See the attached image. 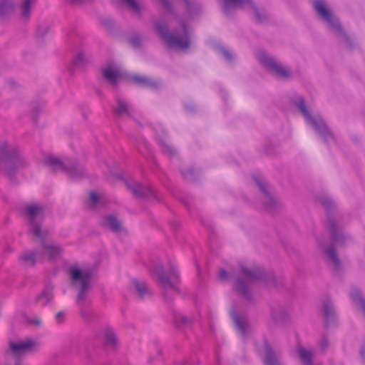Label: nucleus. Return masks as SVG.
Instances as JSON below:
<instances>
[{
	"mask_svg": "<svg viewBox=\"0 0 365 365\" xmlns=\"http://www.w3.org/2000/svg\"><path fill=\"white\" fill-rule=\"evenodd\" d=\"M241 274L236 279L234 290L247 301L252 302L253 296L250 290V285L253 282L262 281L267 285H276V277L273 272H267L259 267L250 269L246 267H241Z\"/></svg>",
	"mask_w": 365,
	"mask_h": 365,
	"instance_id": "1",
	"label": "nucleus"
},
{
	"mask_svg": "<svg viewBox=\"0 0 365 365\" xmlns=\"http://www.w3.org/2000/svg\"><path fill=\"white\" fill-rule=\"evenodd\" d=\"M182 36L180 37L175 33L170 31L168 24L164 20L153 21L155 29L159 37L168 48H178L182 50L187 49L190 46V34L187 24L182 21L180 22Z\"/></svg>",
	"mask_w": 365,
	"mask_h": 365,
	"instance_id": "2",
	"label": "nucleus"
},
{
	"mask_svg": "<svg viewBox=\"0 0 365 365\" xmlns=\"http://www.w3.org/2000/svg\"><path fill=\"white\" fill-rule=\"evenodd\" d=\"M69 272L71 279L73 282H80L81 283L76 297V303L80 307L81 316L87 319L89 318L90 314L85 312L84 309L91 304L90 301L88 300V292L91 289L92 271L90 269L82 271L78 267H71Z\"/></svg>",
	"mask_w": 365,
	"mask_h": 365,
	"instance_id": "3",
	"label": "nucleus"
},
{
	"mask_svg": "<svg viewBox=\"0 0 365 365\" xmlns=\"http://www.w3.org/2000/svg\"><path fill=\"white\" fill-rule=\"evenodd\" d=\"M19 148L7 140L0 143V172L9 178L15 175L21 162Z\"/></svg>",
	"mask_w": 365,
	"mask_h": 365,
	"instance_id": "4",
	"label": "nucleus"
},
{
	"mask_svg": "<svg viewBox=\"0 0 365 365\" xmlns=\"http://www.w3.org/2000/svg\"><path fill=\"white\" fill-rule=\"evenodd\" d=\"M294 105L304 116L307 122L314 128L316 132L322 137L326 143L330 140H336L335 135L329 128L324 120L321 118L317 119L311 114L306 104L305 99L303 97L299 96L297 98L294 102Z\"/></svg>",
	"mask_w": 365,
	"mask_h": 365,
	"instance_id": "5",
	"label": "nucleus"
},
{
	"mask_svg": "<svg viewBox=\"0 0 365 365\" xmlns=\"http://www.w3.org/2000/svg\"><path fill=\"white\" fill-rule=\"evenodd\" d=\"M317 201L327 210V230L331 241L339 246H344L346 236L336 219L331 215V212L335 209L334 202L328 197H318Z\"/></svg>",
	"mask_w": 365,
	"mask_h": 365,
	"instance_id": "6",
	"label": "nucleus"
},
{
	"mask_svg": "<svg viewBox=\"0 0 365 365\" xmlns=\"http://www.w3.org/2000/svg\"><path fill=\"white\" fill-rule=\"evenodd\" d=\"M257 60L261 66L276 78L288 80L292 78V72L277 58L269 56L264 51L257 54Z\"/></svg>",
	"mask_w": 365,
	"mask_h": 365,
	"instance_id": "7",
	"label": "nucleus"
},
{
	"mask_svg": "<svg viewBox=\"0 0 365 365\" xmlns=\"http://www.w3.org/2000/svg\"><path fill=\"white\" fill-rule=\"evenodd\" d=\"M314 7L316 12L322 16L334 31L343 34L346 38H348L339 21L332 15L331 11L326 6L323 0H315L314 1Z\"/></svg>",
	"mask_w": 365,
	"mask_h": 365,
	"instance_id": "8",
	"label": "nucleus"
},
{
	"mask_svg": "<svg viewBox=\"0 0 365 365\" xmlns=\"http://www.w3.org/2000/svg\"><path fill=\"white\" fill-rule=\"evenodd\" d=\"M155 274L158 276L159 284L165 289H170L179 292L178 284L180 282V276L175 268L170 267L169 273H167L163 267H160L156 269Z\"/></svg>",
	"mask_w": 365,
	"mask_h": 365,
	"instance_id": "9",
	"label": "nucleus"
},
{
	"mask_svg": "<svg viewBox=\"0 0 365 365\" xmlns=\"http://www.w3.org/2000/svg\"><path fill=\"white\" fill-rule=\"evenodd\" d=\"M242 8L245 5L251 6L253 9L257 21L260 24H265L268 21V16L264 9L258 8L252 0H225L222 6L224 13L227 14L230 11V6Z\"/></svg>",
	"mask_w": 365,
	"mask_h": 365,
	"instance_id": "10",
	"label": "nucleus"
},
{
	"mask_svg": "<svg viewBox=\"0 0 365 365\" xmlns=\"http://www.w3.org/2000/svg\"><path fill=\"white\" fill-rule=\"evenodd\" d=\"M125 185L128 190L132 192V194L140 199H149L152 198L156 201H160V197L158 195V191L150 186H145L143 184L133 181L128 182L125 181Z\"/></svg>",
	"mask_w": 365,
	"mask_h": 365,
	"instance_id": "11",
	"label": "nucleus"
},
{
	"mask_svg": "<svg viewBox=\"0 0 365 365\" xmlns=\"http://www.w3.org/2000/svg\"><path fill=\"white\" fill-rule=\"evenodd\" d=\"M24 215L29 219L31 226L43 223L44 220V207L36 203L26 205Z\"/></svg>",
	"mask_w": 365,
	"mask_h": 365,
	"instance_id": "12",
	"label": "nucleus"
},
{
	"mask_svg": "<svg viewBox=\"0 0 365 365\" xmlns=\"http://www.w3.org/2000/svg\"><path fill=\"white\" fill-rule=\"evenodd\" d=\"M130 81L137 86L153 91H158L162 87V82L160 80L140 75L130 76Z\"/></svg>",
	"mask_w": 365,
	"mask_h": 365,
	"instance_id": "13",
	"label": "nucleus"
},
{
	"mask_svg": "<svg viewBox=\"0 0 365 365\" xmlns=\"http://www.w3.org/2000/svg\"><path fill=\"white\" fill-rule=\"evenodd\" d=\"M255 182L264 197L263 207L265 210L270 212L278 207V202L272 195L266 187V184L262 180L255 178Z\"/></svg>",
	"mask_w": 365,
	"mask_h": 365,
	"instance_id": "14",
	"label": "nucleus"
},
{
	"mask_svg": "<svg viewBox=\"0 0 365 365\" xmlns=\"http://www.w3.org/2000/svg\"><path fill=\"white\" fill-rule=\"evenodd\" d=\"M262 349L264 365H281L277 354L267 337L263 338Z\"/></svg>",
	"mask_w": 365,
	"mask_h": 365,
	"instance_id": "15",
	"label": "nucleus"
},
{
	"mask_svg": "<svg viewBox=\"0 0 365 365\" xmlns=\"http://www.w3.org/2000/svg\"><path fill=\"white\" fill-rule=\"evenodd\" d=\"M231 317L238 331L242 335L246 336L250 329V325L247 317L240 316L236 309L232 310Z\"/></svg>",
	"mask_w": 365,
	"mask_h": 365,
	"instance_id": "16",
	"label": "nucleus"
},
{
	"mask_svg": "<svg viewBox=\"0 0 365 365\" xmlns=\"http://www.w3.org/2000/svg\"><path fill=\"white\" fill-rule=\"evenodd\" d=\"M9 346L13 354L19 356L23 354L31 351L35 346V342L33 339H28L22 342H11Z\"/></svg>",
	"mask_w": 365,
	"mask_h": 365,
	"instance_id": "17",
	"label": "nucleus"
},
{
	"mask_svg": "<svg viewBox=\"0 0 365 365\" xmlns=\"http://www.w3.org/2000/svg\"><path fill=\"white\" fill-rule=\"evenodd\" d=\"M101 226L115 233L123 231L120 221L114 215H109L102 217Z\"/></svg>",
	"mask_w": 365,
	"mask_h": 365,
	"instance_id": "18",
	"label": "nucleus"
},
{
	"mask_svg": "<svg viewBox=\"0 0 365 365\" xmlns=\"http://www.w3.org/2000/svg\"><path fill=\"white\" fill-rule=\"evenodd\" d=\"M65 173L73 178H81L86 175L84 167L76 160L67 164Z\"/></svg>",
	"mask_w": 365,
	"mask_h": 365,
	"instance_id": "19",
	"label": "nucleus"
},
{
	"mask_svg": "<svg viewBox=\"0 0 365 365\" xmlns=\"http://www.w3.org/2000/svg\"><path fill=\"white\" fill-rule=\"evenodd\" d=\"M42 224L43 223L35 224L31 226V232L32 235L39 240L41 247L47 244L48 241V238L50 235L48 229L41 228Z\"/></svg>",
	"mask_w": 365,
	"mask_h": 365,
	"instance_id": "20",
	"label": "nucleus"
},
{
	"mask_svg": "<svg viewBox=\"0 0 365 365\" xmlns=\"http://www.w3.org/2000/svg\"><path fill=\"white\" fill-rule=\"evenodd\" d=\"M103 78L113 87L117 88L118 80L120 78V73L111 67H106L101 70Z\"/></svg>",
	"mask_w": 365,
	"mask_h": 365,
	"instance_id": "21",
	"label": "nucleus"
},
{
	"mask_svg": "<svg viewBox=\"0 0 365 365\" xmlns=\"http://www.w3.org/2000/svg\"><path fill=\"white\" fill-rule=\"evenodd\" d=\"M163 133L164 135H158V142L161 147L162 152L170 157L177 155L178 151L176 148L166 140L167 133L165 131H163Z\"/></svg>",
	"mask_w": 365,
	"mask_h": 365,
	"instance_id": "22",
	"label": "nucleus"
},
{
	"mask_svg": "<svg viewBox=\"0 0 365 365\" xmlns=\"http://www.w3.org/2000/svg\"><path fill=\"white\" fill-rule=\"evenodd\" d=\"M322 249L326 256L332 262L334 269L339 271L341 267V263L338 257L336 246L334 245H330Z\"/></svg>",
	"mask_w": 365,
	"mask_h": 365,
	"instance_id": "23",
	"label": "nucleus"
},
{
	"mask_svg": "<svg viewBox=\"0 0 365 365\" xmlns=\"http://www.w3.org/2000/svg\"><path fill=\"white\" fill-rule=\"evenodd\" d=\"M297 353L303 365H314V354L312 351L306 349L299 345L297 348Z\"/></svg>",
	"mask_w": 365,
	"mask_h": 365,
	"instance_id": "24",
	"label": "nucleus"
},
{
	"mask_svg": "<svg viewBox=\"0 0 365 365\" xmlns=\"http://www.w3.org/2000/svg\"><path fill=\"white\" fill-rule=\"evenodd\" d=\"M36 251H26L19 256V261L25 267H34L36 263Z\"/></svg>",
	"mask_w": 365,
	"mask_h": 365,
	"instance_id": "25",
	"label": "nucleus"
},
{
	"mask_svg": "<svg viewBox=\"0 0 365 365\" xmlns=\"http://www.w3.org/2000/svg\"><path fill=\"white\" fill-rule=\"evenodd\" d=\"M117 107L114 109V114L118 117H123L126 115L132 117L129 105L121 98H116Z\"/></svg>",
	"mask_w": 365,
	"mask_h": 365,
	"instance_id": "26",
	"label": "nucleus"
},
{
	"mask_svg": "<svg viewBox=\"0 0 365 365\" xmlns=\"http://www.w3.org/2000/svg\"><path fill=\"white\" fill-rule=\"evenodd\" d=\"M45 165L50 167L53 171L61 170L63 172L66 170L67 164L63 163L61 160L54 156H48L44 160Z\"/></svg>",
	"mask_w": 365,
	"mask_h": 365,
	"instance_id": "27",
	"label": "nucleus"
},
{
	"mask_svg": "<svg viewBox=\"0 0 365 365\" xmlns=\"http://www.w3.org/2000/svg\"><path fill=\"white\" fill-rule=\"evenodd\" d=\"M133 284L139 298L143 299L147 296L152 295V291L145 282L134 279Z\"/></svg>",
	"mask_w": 365,
	"mask_h": 365,
	"instance_id": "28",
	"label": "nucleus"
},
{
	"mask_svg": "<svg viewBox=\"0 0 365 365\" xmlns=\"http://www.w3.org/2000/svg\"><path fill=\"white\" fill-rule=\"evenodd\" d=\"M180 173L185 180L192 182L197 179L199 170L193 165H188L182 167Z\"/></svg>",
	"mask_w": 365,
	"mask_h": 365,
	"instance_id": "29",
	"label": "nucleus"
},
{
	"mask_svg": "<svg viewBox=\"0 0 365 365\" xmlns=\"http://www.w3.org/2000/svg\"><path fill=\"white\" fill-rule=\"evenodd\" d=\"M350 297L352 301L360 307L365 316V298L359 289L354 288L350 292Z\"/></svg>",
	"mask_w": 365,
	"mask_h": 365,
	"instance_id": "30",
	"label": "nucleus"
},
{
	"mask_svg": "<svg viewBox=\"0 0 365 365\" xmlns=\"http://www.w3.org/2000/svg\"><path fill=\"white\" fill-rule=\"evenodd\" d=\"M43 250H45L48 255L49 259L55 260L57 257L62 253V248L60 245H49L46 244L42 247Z\"/></svg>",
	"mask_w": 365,
	"mask_h": 365,
	"instance_id": "31",
	"label": "nucleus"
},
{
	"mask_svg": "<svg viewBox=\"0 0 365 365\" xmlns=\"http://www.w3.org/2000/svg\"><path fill=\"white\" fill-rule=\"evenodd\" d=\"M174 323L178 328L189 327L192 324V319L182 314L175 313L174 314Z\"/></svg>",
	"mask_w": 365,
	"mask_h": 365,
	"instance_id": "32",
	"label": "nucleus"
},
{
	"mask_svg": "<svg viewBox=\"0 0 365 365\" xmlns=\"http://www.w3.org/2000/svg\"><path fill=\"white\" fill-rule=\"evenodd\" d=\"M53 297V287L46 286L43 291L36 297V302H39L42 299H45L43 306H46L51 302Z\"/></svg>",
	"mask_w": 365,
	"mask_h": 365,
	"instance_id": "33",
	"label": "nucleus"
},
{
	"mask_svg": "<svg viewBox=\"0 0 365 365\" xmlns=\"http://www.w3.org/2000/svg\"><path fill=\"white\" fill-rule=\"evenodd\" d=\"M36 0H23L21 4V16L22 18L29 19L31 15V5L36 3Z\"/></svg>",
	"mask_w": 365,
	"mask_h": 365,
	"instance_id": "34",
	"label": "nucleus"
},
{
	"mask_svg": "<svg viewBox=\"0 0 365 365\" xmlns=\"http://www.w3.org/2000/svg\"><path fill=\"white\" fill-rule=\"evenodd\" d=\"M323 314L327 321L332 320L335 317V311L333 305L329 300H327L323 303Z\"/></svg>",
	"mask_w": 365,
	"mask_h": 365,
	"instance_id": "35",
	"label": "nucleus"
},
{
	"mask_svg": "<svg viewBox=\"0 0 365 365\" xmlns=\"http://www.w3.org/2000/svg\"><path fill=\"white\" fill-rule=\"evenodd\" d=\"M104 336L106 340V345L115 348L118 343V339L115 334L111 329H106L104 332Z\"/></svg>",
	"mask_w": 365,
	"mask_h": 365,
	"instance_id": "36",
	"label": "nucleus"
},
{
	"mask_svg": "<svg viewBox=\"0 0 365 365\" xmlns=\"http://www.w3.org/2000/svg\"><path fill=\"white\" fill-rule=\"evenodd\" d=\"M272 317L275 322H279L286 319L287 312L282 308H279V309H273L272 312Z\"/></svg>",
	"mask_w": 365,
	"mask_h": 365,
	"instance_id": "37",
	"label": "nucleus"
},
{
	"mask_svg": "<svg viewBox=\"0 0 365 365\" xmlns=\"http://www.w3.org/2000/svg\"><path fill=\"white\" fill-rule=\"evenodd\" d=\"M102 25L106 29V30L110 34H114L115 32V24L111 19H103L101 21Z\"/></svg>",
	"mask_w": 365,
	"mask_h": 365,
	"instance_id": "38",
	"label": "nucleus"
},
{
	"mask_svg": "<svg viewBox=\"0 0 365 365\" xmlns=\"http://www.w3.org/2000/svg\"><path fill=\"white\" fill-rule=\"evenodd\" d=\"M128 7H130L135 14L141 15V7L136 0H121Z\"/></svg>",
	"mask_w": 365,
	"mask_h": 365,
	"instance_id": "39",
	"label": "nucleus"
},
{
	"mask_svg": "<svg viewBox=\"0 0 365 365\" xmlns=\"http://www.w3.org/2000/svg\"><path fill=\"white\" fill-rule=\"evenodd\" d=\"M14 10V6L6 1L0 2V14L6 16Z\"/></svg>",
	"mask_w": 365,
	"mask_h": 365,
	"instance_id": "40",
	"label": "nucleus"
},
{
	"mask_svg": "<svg viewBox=\"0 0 365 365\" xmlns=\"http://www.w3.org/2000/svg\"><path fill=\"white\" fill-rule=\"evenodd\" d=\"M128 41L134 48H141L142 37L140 35H135L130 37Z\"/></svg>",
	"mask_w": 365,
	"mask_h": 365,
	"instance_id": "41",
	"label": "nucleus"
},
{
	"mask_svg": "<svg viewBox=\"0 0 365 365\" xmlns=\"http://www.w3.org/2000/svg\"><path fill=\"white\" fill-rule=\"evenodd\" d=\"M99 202V197L97 193L94 191H91L90 192V202L88 205V207L91 209H94L96 207L98 203Z\"/></svg>",
	"mask_w": 365,
	"mask_h": 365,
	"instance_id": "42",
	"label": "nucleus"
},
{
	"mask_svg": "<svg viewBox=\"0 0 365 365\" xmlns=\"http://www.w3.org/2000/svg\"><path fill=\"white\" fill-rule=\"evenodd\" d=\"M74 64L78 67H83L87 63V60L82 53L77 54L73 60Z\"/></svg>",
	"mask_w": 365,
	"mask_h": 365,
	"instance_id": "43",
	"label": "nucleus"
},
{
	"mask_svg": "<svg viewBox=\"0 0 365 365\" xmlns=\"http://www.w3.org/2000/svg\"><path fill=\"white\" fill-rule=\"evenodd\" d=\"M160 2L165 10L170 13L173 11V6L169 0H160Z\"/></svg>",
	"mask_w": 365,
	"mask_h": 365,
	"instance_id": "44",
	"label": "nucleus"
},
{
	"mask_svg": "<svg viewBox=\"0 0 365 365\" xmlns=\"http://www.w3.org/2000/svg\"><path fill=\"white\" fill-rule=\"evenodd\" d=\"M222 54L226 58V60L230 61L232 59V53L227 49L222 48L220 49Z\"/></svg>",
	"mask_w": 365,
	"mask_h": 365,
	"instance_id": "45",
	"label": "nucleus"
},
{
	"mask_svg": "<svg viewBox=\"0 0 365 365\" xmlns=\"http://www.w3.org/2000/svg\"><path fill=\"white\" fill-rule=\"evenodd\" d=\"M329 345V339L327 336H324L322 341H321V344H320V346L322 349H327Z\"/></svg>",
	"mask_w": 365,
	"mask_h": 365,
	"instance_id": "46",
	"label": "nucleus"
},
{
	"mask_svg": "<svg viewBox=\"0 0 365 365\" xmlns=\"http://www.w3.org/2000/svg\"><path fill=\"white\" fill-rule=\"evenodd\" d=\"M228 277V272L225 269H221L219 272V277L221 280H225Z\"/></svg>",
	"mask_w": 365,
	"mask_h": 365,
	"instance_id": "47",
	"label": "nucleus"
},
{
	"mask_svg": "<svg viewBox=\"0 0 365 365\" xmlns=\"http://www.w3.org/2000/svg\"><path fill=\"white\" fill-rule=\"evenodd\" d=\"M360 354L365 361V346H361L360 349Z\"/></svg>",
	"mask_w": 365,
	"mask_h": 365,
	"instance_id": "48",
	"label": "nucleus"
},
{
	"mask_svg": "<svg viewBox=\"0 0 365 365\" xmlns=\"http://www.w3.org/2000/svg\"><path fill=\"white\" fill-rule=\"evenodd\" d=\"M31 322L36 326H40L41 324V321L40 319H34Z\"/></svg>",
	"mask_w": 365,
	"mask_h": 365,
	"instance_id": "49",
	"label": "nucleus"
},
{
	"mask_svg": "<svg viewBox=\"0 0 365 365\" xmlns=\"http://www.w3.org/2000/svg\"><path fill=\"white\" fill-rule=\"evenodd\" d=\"M63 316V312H58L56 314V319L59 320L60 319H61Z\"/></svg>",
	"mask_w": 365,
	"mask_h": 365,
	"instance_id": "50",
	"label": "nucleus"
},
{
	"mask_svg": "<svg viewBox=\"0 0 365 365\" xmlns=\"http://www.w3.org/2000/svg\"><path fill=\"white\" fill-rule=\"evenodd\" d=\"M71 1L73 4H81L83 3V0H71Z\"/></svg>",
	"mask_w": 365,
	"mask_h": 365,
	"instance_id": "51",
	"label": "nucleus"
},
{
	"mask_svg": "<svg viewBox=\"0 0 365 365\" xmlns=\"http://www.w3.org/2000/svg\"><path fill=\"white\" fill-rule=\"evenodd\" d=\"M98 93L99 95H101V94H102V92H101V91H98Z\"/></svg>",
	"mask_w": 365,
	"mask_h": 365,
	"instance_id": "52",
	"label": "nucleus"
},
{
	"mask_svg": "<svg viewBox=\"0 0 365 365\" xmlns=\"http://www.w3.org/2000/svg\"><path fill=\"white\" fill-rule=\"evenodd\" d=\"M15 365H21L19 362L15 364Z\"/></svg>",
	"mask_w": 365,
	"mask_h": 365,
	"instance_id": "53",
	"label": "nucleus"
},
{
	"mask_svg": "<svg viewBox=\"0 0 365 365\" xmlns=\"http://www.w3.org/2000/svg\"><path fill=\"white\" fill-rule=\"evenodd\" d=\"M185 2L188 3V0H184Z\"/></svg>",
	"mask_w": 365,
	"mask_h": 365,
	"instance_id": "54",
	"label": "nucleus"
}]
</instances>
